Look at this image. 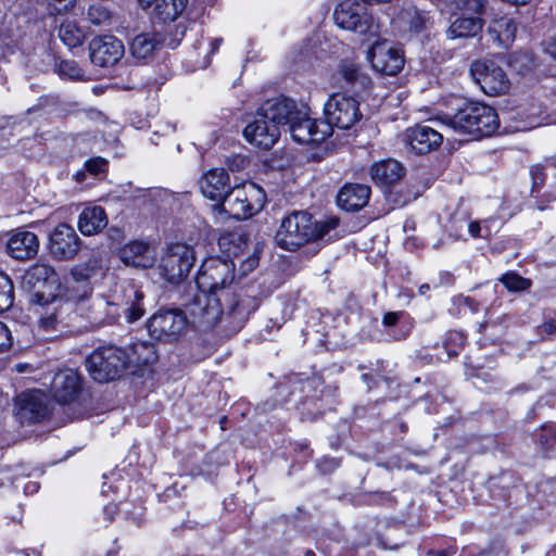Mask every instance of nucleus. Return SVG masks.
<instances>
[{"label": "nucleus", "mask_w": 556, "mask_h": 556, "mask_svg": "<svg viewBox=\"0 0 556 556\" xmlns=\"http://www.w3.org/2000/svg\"><path fill=\"white\" fill-rule=\"evenodd\" d=\"M483 21L480 17H459L450 26L453 38L472 37L482 31Z\"/></svg>", "instance_id": "nucleus-29"}, {"label": "nucleus", "mask_w": 556, "mask_h": 556, "mask_svg": "<svg viewBox=\"0 0 556 556\" xmlns=\"http://www.w3.org/2000/svg\"><path fill=\"white\" fill-rule=\"evenodd\" d=\"M467 359V365L473 369H482L484 366L483 361L480 362L479 358H475L472 355H469Z\"/></svg>", "instance_id": "nucleus-56"}, {"label": "nucleus", "mask_w": 556, "mask_h": 556, "mask_svg": "<svg viewBox=\"0 0 556 556\" xmlns=\"http://www.w3.org/2000/svg\"><path fill=\"white\" fill-rule=\"evenodd\" d=\"M494 554V556H506L507 552L504 545L500 542L493 544L492 548L489 547V556Z\"/></svg>", "instance_id": "nucleus-53"}, {"label": "nucleus", "mask_w": 556, "mask_h": 556, "mask_svg": "<svg viewBox=\"0 0 556 556\" xmlns=\"http://www.w3.org/2000/svg\"><path fill=\"white\" fill-rule=\"evenodd\" d=\"M38 249V237L28 230H16L7 243L9 255L20 261L33 258L37 254Z\"/></svg>", "instance_id": "nucleus-21"}, {"label": "nucleus", "mask_w": 556, "mask_h": 556, "mask_svg": "<svg viewBox=\"0 0 556 556\" xmlns=\"http://www.w3.org/2000/svg\"><path fill=\"white\" fill-rule=\"evenodd\" d=\"M338 224L334 217L317 223L308 212L293 211L281 220L275 241L283 250L295 251L308 242L321 239Z\"/></svg>", "instance_id": "nucleus-2"}, {"label": "nucleus", "mask_w": 556, "mask_h": 556, "mask_svg": "<svg viewBox=\"0 0 556 556\" xmlns=\"http://www.w3.org/2000/svg\"><path fill=\"white\" fill-rule=\"evenodd\" d=\"M89 53L94 65L108 67L119 61L124 54V46L114 36H99L90 41Z\"/></svg>", "instance_id": "nucleus-13"}, {"label": "nucleus", "mask_w": 556, "mask_h": 556, "mask_svg": "<svg viewBox=\"0 0 556 556\" xmlns=\"http://www.w3.org/2000/svg\"><path fill=\"white\" fill-rule=\"evenodd\" d=\"M428 290H429V286L428 285H421L420 288H419L420 294H425Z\"/></svg>", "instance_id": "nucleus-64"}, {"label": "nucleus", "mask_w": 556, "mask_h": 556, "mask_svg": "<svg viewBox=\"0 0 556 556\" xmlns=\"http://www.w3.org/2000/svg\"><path fill=\"white\" fill-rule=\"evenodd\" d=\"M187 0H156L153 7L154 14L166 21H175L186 9Z\"/></svg>", "instance_id": "nucleus-33"}, {"label": "nucleus", "mask_w": 556, "mask_h": 556, "mask_svg": "<svg viewBox=\"0 0 556 556\" xmlns=\"http://www.w3.org/2000/svg\"><path fill=\"white\" fill-rule=\"evenodd\" d=\"M58 323H59V320H58L56 315L51 313V314H47V315H43V316L40 317V319H39V327L43 331L50 332V331L56 329Z\"/></svg>", "instance_id": "nucleus-47"}, {"label": "nucleus", "mask_w": 556, "mask_h": 556, "mask_svg": "<svg viewBox=\"0 0 556 556\" xmlns=\"http://www.w3.org/2000/svg\"><path fill=\"white\" fill-rule=\"evenodd\" d=\"M370 175L379 185H391L404 176L402 164L395 160H386L372 165Z\"/></svg>", "instance_id": "nucleus-27"}, {"label": "nucleus", "mask_w": 556, "mask_h": 556, "mask_svg": "<svg viewBox=\"0 0 556 556\" xmlns=\"http://www.w3.org/2000/svg\"><path fill=\"white\" fill-rule=\"evenodd\" d=\"M258 111L262 116L276 124L278 129H280V126L291 125L295 116L300 114L295 102L285 97L267 100Z\"/></svg>", "instance_id": "nucleus-17"}, {"label": "nucleus", "mask_w": 556, "mask_h": 556, "mask_svg": "<svg viewBox=\"0 0 556 556\" xmlns=\"http://www.w3.org/2000/svg\"><path fill=\"white\" fill-rule=\"evenodd\" d=\"M92 294V287L90 283L78 285L70 289V299L75 302H85L90 299Z\"/></svg>", "instance_id": "nucleus-42"}, {"label": "nucleus", "mask_w": 556, "mask_h": 556, "mask_svg": "<svg viewBox=\"0 0 556 556\" xmlns=\"http://www.w3.org/2000/svg\"><path fill=\"white\" fill-rule=\"evenodd\" d=\"M290 131L292 138L300 143H320L331 135V127L325 121L296 115Z\"/></svg>", "instance_id": "nucleus-14"}, {"label": "nucleus", "mask_w": 556, "mask_h": 556, "mask_svg": "<svg viewBox=\"0 0 556 556\" xmlns=\"http://www.w3.org/2000/svg\"><path fill=\"white\" fill-rule=\"evenodd\" d=\"M139 2L143 8H151L152 4L156 2V0H139Z\"/></svg>", "instance_id": "nucleus-60"}, {"label": "nucleus", "mask_w": 556, "mask_h": 556, "mask_svg": "<svg viewBox=\"0 0 556 556\" xmlns=\"http://www.w3.org/2000/svg\"><path fill=\"white\" fill-rule=\"evenodd\" d=\"M540 330L541 332L543 333H547V334H552L556 331V325L553 320H549V321H546L544 323L541 327H540Z\"/></svg>", "instance_id": "nucleus-54"}, {"label": "nucleus", "mask_w": 556, "mask_h": 556, "mask_svg": "<svg viewBox=\"0 0 556 556\" xmlns=\"http://www.w3.org/2000/svg\"><path fill=\"white\" fill-rule=\"evenodd\" d=\"M427 18L420 12H414V15L409 20V28L416 33L421 31L426 28Z\"/></svg>", "instance_id": "nucleus-48"}, {"label": "nucleus", "mask_w": 556, "mask_h": 556, "mask_svg": "<svg viewBox=\"0 0 556 556\" xmlns=\"http://www.w3.org/2000/svg\"><path fill=\"white\" fill-rule=\"evenodd\" d=\"M59 37L67 47L76 48L84 42L86 33L75 21L66 18L60 25Z\"/></svg>", "instance_id": "nucleus-32"}, {"label": "nucleus", "mask_w": 556, "mask_h": 556, "mask_svg": "<svg viewBox=\"0 0 556 556\" xmlns=\"http://www.w3.org/2000/svg\"><path fill=\"white\" fill-rule=\"evenodd\" d=\"M108 225L105 211L101 206L86 207L79 215L78 228L85 236L100 232Z\"/></svg>", "instance_id": "nucleus-26"}, {"label": "nucleus", "mask_w": 556, "mask_h": 556, "mask_svg": "<svg viewBox=\"0 0 556 556\" xmlns=\"http://www.w3.org/2000/svg\"><path fill=\"white\" fill-rule=\"evenodd\" d=\"M547 110V106L546 105H538V106H531L528 112H527V115L530 116V117H541L543 115V113H545Z\"/></svg>", "instance_id": "nucleus-52"}, {"label": "nucleus", "mask_w": 556, "mask_h": 556, "mask_svg": "<svg viewBox=\"0 0 556 556\" xmlns=\"http://www.w3.org/2000/svg\"><path fill=\"white\" fill-rule=\"evenodd\" d=\"M189 320L180 309L159 311L148 321L150 336L159 341H177L187 330Z\"/></svg>", "instance_id": "nucleus-9"}, {"label": "nucleus", "mask_w": 556, "mask_h": 556, "mask_svg": "<svg viewBox=\"0 0 556 556\" xmlns=\"http://www.w3.org/2000/svg\"><path fill=\"white\" fill-rule=\"evenodd\" d=\"M516 31L517 26L513 18L502 16L492 20L489 24V42L492 41L500 49H507L514 42Z\"/></svg>", "instance_id": "nucleus-24"}, {"label": "nucleus", "mask_w": 556, "mask_h": 556, "mask_svg": "<svg viewBox=\"0 0 556 556\" xmlns=\"http://www.w3.org/2000/svg\"><path fill=\"white\" fill-rule=\"evenodd\" d=\"M510 87V81L501 65L495 66V60L489 64V97L505 94Z\"/></svg>", "instance_id": "nucleus-30"}, {"label": "nucleus", "mask_w": 556, "mask_h": 556, "mask_svg": "<svg viewBox=\"0 0 556 556\" xmlns=\"http://www.w3.org/2000/svg\"><path fill=\"white\" fill-rule=\"evenodd\" d=\"M231 260L208 258L203 262L195 279L199 292L187 305L191 321L198 328L212 330L225 321L226 328L239 330L253 307L240 299L228 286L235 277Z\"/></svg>", "instance_id": "nucleus-1"}, {"label": "nucleus", "mask_w": 556, "mask_h": 556, "mask_svg": "<svg viewBox=\"0 0 556 556\" xmlns=\"http://www.w3.org/2000/svg\"><path fill=\"white\" fill-rule=\"evenodd\" d=\"M264 203L263 189L253 182H248L229 191L222 202V207L232 218L247 219L261 211Z\"/></svg>", "instance_id": "nucleus-3"}, {"label": "nucleus", "mask_w": 556, "mask_h": 556, "mask_svg": "<svg viewBox=\"0 0 556 556\" xmlns=\"http://www.w3.org/2000/svg\"><path fill=\"white\" fill-rule=\"evenodd\" d=\"M119 258L127 266L148 268L155 262V252L149 243L134 240L119 249Z\"/></svg>", "instance_id": "nucleus-19"}, {"label": "nucleus", "mask_w": 556, "mask_h": 556, "mask_svg": "<svg viewBox=\"0 0 556 556\" xmlns=\"http://www.w3.org/2000/svg\"><path fill=\"white\" fill-rule=\"evenodd\" d=\"M12 343L13 339L10 329L0 321V353L9 351Z\"/></svg>", "instance_id": "nucleus-46"}, {"label": "nucleus", "mask_w": 556, "mask_h": 556, "mask_svg": "<svg viewBox=\"0 0 556 556\" xmlns=\"http://www.w3.org/2000/svg\"><path fill=\"white\" fill-rule=\"evenodd\" d=\"M427 556H447V552L446 551H440V552L431 551L427 554Z\"/></svg>", "instance_id": "nucleus-61"}, {"label": "nucleus", "mask_w": 556, "mask_h": 556, "mask_svg": "<svg viewBox=\"0 0 556 556\" xmlns=\"http://www.w3.org/2000/svg\"><path fill=\"white\" fill-rule=\"evenodd\" d=\"M501 281L510 291H523L530 288V280L522 278L515 273H507L502 276Z\"/></svg>", "instance_id": "nucleus-40"}, {"label": "nucleus", "mask_w": 556, "mask_h": 556, "mask_svg": "<svg viewBox=\"0 0 556 556\" xmlns=\"http://www.w3.org/2000/svg\"><path fill=\"white\" fill-rule=\"evenodd\" d=\"M339 74L348 86L356 88L357 86L365 88L369 83V78L361 71L359 66L349 60H344L339 65Z\"/></svg>", "instance_id": "nucleus-31"}, {"label": "nucleus", "mask_w": 556, "mask_h": 556, "mask_svg": "<svg viewBox=\"0 0 556 556\" xmlns=\"http://www.w3.org/2000/svg\"><path fill=\"white\" fill-rule=\"evenodd\" d=\"M125 302V314L129 323L137 321L144 315V308L141 305L143 300V293L135 286H128L124 291Z\"/></svg>", "instance_id": "nucleus-28"}, {"label": "nucleus", "mask_w": 556, "mask_h": 556, "mask_svg": "<svg viewBox=\"0 0 556 556\" xmlns=\"http://www.w3.org/2000/svg\"><path fill=\"white\" fill-rule=\"evenodd\" d=\"M51 14H62L68 12L76 0H43Z\"/></svg>", "instance_id": "nucleus-43"}, {"label": "nucleus", "mask_w": 556, "mask_h": 556, "mask_svg": "<svg viewBox=\"0 0 556 556\" xmlns=\"http://www.w3.org/2000/svg\"><path fill=\"white\" fill-rule=\"evenodd\" d=\"M243 135L250 143L267 150L279 139L280 129L257 110L254 119L245 126Z\"/></svg>", "instance_id": "nucleus-16"}, {"label": "nucleus", "mask_w": 556, "mask_h": 556, "mask_svg": "<svg viewBox=\"0 0 556 556\" xmlns=\"http://www.w3.org/2000/svg\"><path fill=\"white\" fill-rule=\"evenodd\" d=\"M334 23L342 29L359 35L376 36L378 25L365 7L354 0L341 1L333 13Z\"/></svg>", "instance_id": "nucleus-5"}, {"label": "nucleus", "mask_w": 556, "mask_h": 556, "mask_svg": "<svg viewBox=\"0 0 556 556\" xmlns=\"http://www.w3.org/2000/svg\"><path fill=\"white\" fill-rule=\"evenodd\" d=\"M484 114V105L470 103L453 116L445 115L433 118L431 122L441 124L445 134L454 131L460 135H471L476 138H480L482 137V127L484 126L482 121Z\"/></svg>", "instance_id": "nucleus-6"}, {"label": "nucleus", "mask_w": 556, "mask_h": 556, "mask_svg": "<svg viewBox=\"0 0 556 556\" xmlns=\"http://www.w3.org/2000/svg\"><path fill=\"white\" fill-rule=\"evenodd\" d=\"M97 271V264L88 262L85 264H78L74 266L71 270V276L75 283L77 285H84V283H90L89 279L96 274Z\"/></svg>", "instance_id": "nucleus-38"}, {"label": "nucleus", "mask_w": 556, "mask_h": 556, "mask_svg": "<svg viewBox=\"0 0 556 556\" xmlns=\"http://www.w3.org/2000/svg\"><path fill=\"white\" fill-rule=\"evenodd\" d=\"M83 316L92 328L115 324L121 317V305L102 295L96 296L83 309Z\"/></svg>", "instance_id": "nucleus-12"}, {"label": "nucleus", "mask_w": 556, "mask_h": 556, "mask_svg": "<svg viewBox=\"0 0 556 556\" xmlns=\"http://www.w3.org/2000/svg\"><path fill=\"white\" fill-rule=\"evenodd\" d=\"M245 164V159L243 156H236L233 159V165H229L231 170H239Z\"/></svg>", "instance_id": "nucleus-57"}, {"label": "nucleus", "mask_w": 556, "mask_h": 556, "mask_svg": "<svg viewBox=\"0 0 556 556\" xmlns=\"http://www.w3.org/2000/svg\"><path fill=\"white\" fill-rule=\"evenodd\" d=\"M540 174V168H532L531 169V175L533 177V181H534V185L536 184V179L539 178L538 175Z\"/></svg>", "instance_id": "nucleus-63"}, {"label": "nucleus", "mask_w": 556, "mask_h": 556, "mask_svg": "<svg viewBox=\"0 0 556 556\" xmlns=\"http://www.w3.org/2000/svg\"><path fill=\"white\" fill-rule=\"evenodd\" d=\"M370 188L366 185L350 184L344 186L338 194V204L345 211H358L369 200Z\"/></svg>", "instance_id": "nucleus-23"}, {"label": "nucleus", "mask_w": 556, "mask_h": 556, "mask_svg": "<svg viewBox=\"0 0 556 556\" xmlns=\"http://www.w3.org/2000/svg\"><path fill=\"white\" fill-rule=\"evenodd\" d=\"M542 431L544 433V434H542V438L543 437H546V438L549 437L552 443L556 442V432L552 428H548V429L547 428H543Z\"/></svg>", "instance_id": "nucleus-58"}, {"label": "nucleus", "mask_w": 556, "mask_h": 556, "mask_svg": "<svg viewBox=\"0 0 556 556\" xmlns=\"http://www.w3.org/2000/svg\"><path fill=\"white\" fill-rule=\"evenodd\" d=\"M160 41L154 35L140 34L130 43V53L138 60H144L152 55Z\"/></svg>", "instance_id": "nucleus-34"}, {"label": "nucleus", "mask_w": 556, "mask_h": 556, "mask_svg": "<svg viewBox=\"0 0 556 556\" xmlns=\"http://www.w3.org/2000/svg\"><path fill=\"white\" fill-rule=\"evenodd\" d=\"M229 175L223 168L207 172L200 180L202 194L212 201H224L228 193Z\"/></svg>", "instance_id": "nucleus-22"}, {"label": "nucleus", "mask_w": 556, "mask_h": 556, "mask_svg": "<svg viewBox=\"0 0 556 556\" xmlns=\"http://www.w3.org/2000/svg\"><path fill=\"white\" fill-rule=\"evenodd\" d=\"M128 356L116 346H105L92 352L86 359V368L91 378L99 382L115 380L126 368Z\"/></svg>", "instance_id": "nucleus-4"}, {"label": "nucleus", "mask_w": 556, "mask_h": 556, "mask_svg": "<svg viewBox=\"0 0 556 556\" xmlns=\"http://www.w3.org/2000/svg\"><path fill=\"white\" fill-rule=\"evenodd\" d=\"M85 167L90 174L98 175L106 170L108 161L103 157H93L85 163Z\"/></svg>", "instance_id": "nucleus-45"}, {"label": "nucleus", "mask_w": 556, "mask_h": 556, "mask_svg": "<svg viewBox=\"0 0 556 556\" xmlns=\"http://www.w3.org/2000/svg\"><path fill=\"white\" fill-rule=\"evenodd\" d=\"M444 138V132L428 125H416L406 129L404 141L417 154H427L438 149Z\"/></svg>", "instance_id": "nucleus-15"}, {"label": "nucleus", "mask_w": 556, "mask_h": 556, "mask_svg": "<svg viewBox=\"0 0 556 556\" xmlns=\"http://www.w3.org/2000/svg\"><path fill=\"white\" fill-rule=\"evenodd\" d=\"M17 416L22 422H38L48 414L46 397L39 391L22 393L17 399Z\"/></svg>", "instance_id": "nucleus-18"}, {"label": "nucleus", "mask_w": 556, "mask_h": 556, "mask_svg": "<svg viewBox=\"0 0 556 556\" xmlns=\"http://www.w3.org/2000/svg\"><path fill=\"white\" fill-rule=\"evenodd\" d=\"M488 117H489V137H491L492 135H502V134L508 132V130L506 128H504L503 130H500V115H498V113H496L494 111L493 106H491L490 104H489Z\"/></svg>", "instance_id": "nucleus-44"}, {"label": "nucleus", "mask_w": 556, "mask_h": 556, "mask_svg": "<svg viewBox=\"0 0 556 556\" xmlns=\"http://www.w3.org/2000/svg\"><path fill=\"white\" fill-rule=\"evenodd\" d=\"M470 75L476 84L481 87L483 92H486L482 81L486 77V63L484 61H475L470 66Z\"/></svg>", "instance_id": "nucleus-41"}, {"label": "nucleus", "mask_w": 556, "mask_h": 556, "mask_svg": "<svg viewBox=\"0 0 556 556\" xmlns=\"http://www.w3.org/2000/svg\"><path fill=\"white\" fill-rule=\"evenodd\" d=\"M372 67L386 75H396L404 65V56L400 49L388 41L375 43L369 51Z\"/></svg>", "instance_id": "nucleus-11"}, {"label": "nucleus", "mask_w": 556, "mask_h": 556, "mask_svg": "<svg viewBox=\"0 0 556 556\" xmlns=\"http://www.w3.org/2000/svg\"><path fill=\"white\" fill-rule=\"evenodd\" d=\"M14 301V288L11 279L0 273V313L9 309Z\"/></svg>", "instance_id": "nucleus-36"}, {"label": "nucleus", "mask_w": 556, "mask_h": 556, "mask_svg": "<svg viewBox=\"0 0 556 556\" xmlns=\"http://www.w3.org/2000/svg\"><path fill=\"white\" fill-rule=\"evenodd\" d=\"M401 314L402 313H399V312H389V313L384 314L383 320H382L383 325L387 327L396 325V323L400 319Z\"/></svg>", "instance_id": "nucleus-50"}, {"label": "nucleus", "mask_w": 556, "mask_h": 556, "mask_svg": "<svg viewBox=\"0 0 556 556\" xmlns=\"http://www.w3.org/2000/svg\"><path fill=\"white\" fill-rule=\"evenodd\" d=\"M547 50L556 59V37L549 42Z\"/></svg>", "instance_id": "nucleus-59"}, {"label": "nucleus", "mask_w": 556, "mask_h": 556, "mask_svg": "<svg viewBox=\"0 0 556 556\" xmlns=\"http://www.w3.org/2000/svg\"><path fill=\"white\" fill-rule=\"evenodd\" d=\"M58 71L62 77L68 79L80 80L85 78V73L76 61H61Z\"/></svg>", "instance_id": "nucleus-39"}, {"label": "nucleus", "mask_w": 556, "mask_h": 556, "mask_svg": "<svg viewBox=\"0 0 556 556\" xmlns=\"http://www.w3.org/2000/svg\"><path fill=\"white\" fill-rule=\"evenodd\" d=\"M463 8L468 12L481 13L484 9V0H460Z\"/></svg>", "instance_id": "nucleus-49"}, {"label": "nucleus", "mask_w": 556, "mask_h": 556, "mask_svg": "<svg viewBox=\"0 0 556 556\" xmlns=\"http://www.w3.org/2000/svg\"><path fill=\"white\" fill-rule=\"evenodd\" d=\"M194 251L190 245L176 243L166 249L161 257V276L169 282H179L189 274L194 264Z\"/></svg>", "instance_id": "nucleus-7"}, {"label": "nucleus", "mask_w": 556, "mask_h": 556, "mask_svg": "<svg viewBox=\"0 0 556 556\" xmlns=\"http://www.w3.org/2000/svg\"><path fill=\"white\" fill-rule=\"evenodd\" d=\"M80 238L67 224L58 225L49 237V251L54 258L73 260L80 249Z\"/></svg>", "instance_id": "nucleus-10"}, {"label": "nucleus", "mask_w": 556, "mask_h": 556, "mask_svg": "<svg viewBox=\"0 0 556 556\" xmlns=\"http://www.w3.org/2000/svg\"><path fill=\"white\" fill-rule=\"evenodd\" d=\"M465 338L459 331H448L443 340V348L446 351V358L454 357L463 350Z\"/></svg>", "instance_id": "nucleus-37"}, {"label": "nucleus", "mask_w": 556, "mask_h": 556, "mask_svg": "<svg viewBox=\"0 0 556 556\" xmlns=\"http://www.w3.org/2000/svg\"><path fill=\"white\" fill-rule=\"evenodd\" d=\"M222 39L220 38H216L212 41V51H216L219 47V45L222 43Z\"/></svg>", "instance_id": "nucleus-62"}, {"label": "nucleus", "mask_w": 556, "mask_h": 556, "mask_svg": "<svg viewBox=\"0 0 556 556\" xmlns=\"http://www.w3.org/2000/svg\"><path fill=\"white\" fill-rule=\"evenodd\" d=\"M25 279L33 288H47L49 291H56L60 287V279L52 266L46 263H36L25 275Z\"/></svg>", "instance_id": "nucleus-25"}, {"label": "nucleus", "mask_w": 556, "mask_h": 556, "mask_svg": "<svg viewBox=\"0 0 556 556\" xmlns=\"http://www.w3.org/2000/svg\"><path fill=\"white\" fill-rule=\"evenodd\" d=\"M480 230L481 227L479 222L473 220L468 224V231L473 238L479 236Z\"/></svg>", "instance_id": "nucleus-55"}, {"label": "nucleus", "mask_w": 556, "mask_h": 556, "mask_svg": "<svg viewBox=\"0 0 556 556\" xmlns=\"http://www.w3.org/2000/svg\"><path fill=\"white\" fill-rule=\"evenodd\" d=\"M87 17L89 22L96 26H109L113 20L111 11L100 3L89 7Z\"/></svg>", "instance_id": "nucleus-35"}, {"label": "nucleus", "mask_w": 556, "mask_h": 556, "mask_svg": "<svg viewBox=\"0 0 556 556\" xmlns=\"http://www.w3.org/2000/svg\"><path fill=\"white\" fill-rule=\"evenodd\" d=\"M80 377L73 369L58 372L51 383V391L59 403H70L76 399L80 391Z\"/></svg>", "instance_id": "nucleus-20"}, {"label": "nucleus", "mask_w": 556, "mask_h": 556, "mask_svg": "<svg viewBox=\"0 0 556 556\" xmlns=\"http://www.w3.org/2000/svg\"><path fill=\"white\" fill-rule=\"evenodd\" d=\"M258 264V258L256 256H250L247 258V261L242 264V271L243 274H247L250 270H253Z\"/></svg>", "instance_id": "nucleus-51"}, {"label": "nucleus", "mask_w": 556, "mask_h": 556, "mask_svg": "<svg viewBox=\"0 0 556 556\" xmlns=\"http://www.w3.org/2000/svg\"><path fill=\"white\" fill-rule=\"evenodd\" d=\"M325 115L330 127L340 129H350L356 125L363 114L359 109V102L345 93L338 92L329 97L325 104Z\"/></svg>", "instance_id": "nucleus-8"}]
</instances>
